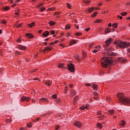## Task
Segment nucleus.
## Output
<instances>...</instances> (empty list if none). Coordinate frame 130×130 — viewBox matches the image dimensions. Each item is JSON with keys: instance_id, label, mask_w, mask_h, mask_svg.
I'll return each instance as SVG.
<instances>
[{"instance_id": "obj_1", "label": "nucleus", "mask_w": 130, "mask_h": 130, "mask_svg": "<svg viewBox=\"0 0 130 130\" xmlns=\"http://www.w3.org/2000/svg\"><path fill=\"white\" fill-rule=\"evenodd\" d=\"M111 57H104L101 59V63L103 68H108V66H114L116 62L112 60Z\"/></svg>"}, {"instance_id": "obj_2", "label": "nucleus", "mask_w": 130, "mask_h": 130, "mask_svg": "<svg viewBox=\"0 0 130 130\" xmlns=\"http://www.w3.org/2000/svg\"><path fill=\"white\" fill-rule=\"evenodd\" d=\"M118 101L121 104L124 105H130V99L125 97L122 93L119 92L117 94Z\"/></svg>"}, {"instance_id": "obj_3", "label": "nucleus", "mask_w": 130, "mask_h": 130, "mask_svg": "<svg viewBox=\"0 0 130 130\" xmlns=\"http://www.w3.org/2000/svg\"><path fill=\"white\" fill-rule=\"evenodd\" d=\"M115 44H116L117 46L120 47V48H125V47H128L130 45L129 43L121 41H116L115 42Z\"/></svg>"}, {"instance_id": "obj_4", "label": "nucleus", "mask_w": 130, "mask_h": 130, "mask_svg": "<svg viewBox=\"0 0 130 130\" xmlns=\"http://www.w3.org/2000/svg\"><path fill=\"white\" fill-rule=\"evenodd\" d=\"M104 51L105 55H109V56H115L116 55V53L112 52L113 51V48L105 49Z\"/></svg>"}, {"instance_id": "obj_5", "label": "nucleus", "mask_w": 130, "mask_h": 130, "mask_svg": "<svg viewBox=\"0 0 130 130\" xmlns=\"http://www.w3.org/2000/svg\"><path fill=\"white\" fill-rule=\"evenodd\" d=\"M112 41H113V40H112V39L111 38L108 39L105 42L104 44L103 45V47H104V48L108 47V46H109V45L111 44Z\"/></svg>"}, {"instance_id": "obj_6", "label": "nucleus", "mask_w": 130, "mask_h": 130, "mask_svg": "<svg viewBox=\"0 0 130 130\" xmlns=\"http://www.w3.org/2000/svg\"><path fill=\"white\" fill-rule=\"evenodd\" d=\"M67 67L66 68H67V70H69L70 72H71V73H74L75 71V65L73 63H69L67 64Z\"/></svg>"}, {"instance_id": "obj_7", "label": "nucleus", "mask_w": 130, "mask_h": 130, "mask_svg": "<svg viewBox=\"0 0 130 130\" xmlns=\"http://www.w3.org/2000/svg\"><path fill=\"white\" fill-rule=\"evenodd\" d=\"M29 100H30V98H29V96H22L21 98V102H23V101H26V102H28L29 101Z\"/></svg>"}, {"instance_id": "obj_8", "label": "nucleus", "mask_w": 130, "mask_h": 130, "mask_svg": "<svg viewBox=\"0 0 130 130\" xmlns=\"http://www.w3.org/2000/svg\"><path fill=\"white\" fill-rule=\"evenodd\" d=\"M40 101L42 102V103H45V102H48L49 101V100L48 99H47L46 98H42L40 99Z\"/></svg>"}, {"instance_id": "obj_9", "label": "nucleus", "mask_w": 130, "mask_h": 130, "mask_svg": "<svg viewBox=\"0 0 130 130\" xmlns=\"http://www.w3.org/2000/svg\"><path fill=\"white\" fill-rule=\"evenodd\" d=\"M74 125L80 128V127H81V126H82V124H81V122L77 121L74 123Z\"/></svg>"}, {"instance_id": "obj_10", "label": "nucleus", "mask_w": 130, "mask_h": 130, "mask_svg": "<svg viewBox=\"0 0 130 130\" xmlns=\"http://www.w3.org/2000/svg\"><path fill=\"white\" fill-rule=\"evenodd\" d=\"M118 60L119 62H122L124 63V62H126V59H124V58H118Z\"/></svg>"}, {"instance_id": "obj_11", "label": "nucleus", "mask_w": 130, "mask_h": 130, "mask_svg": "<svg viewBox=\"0 0 130 130\" xmlns=\"http://www.w3.org/2000/svg\"><path fill=\"white\" fill-rule=\"evenodd\" d=\"M18 48L19 49H20V50H25L27 48L26 46H23L22 45H19Z\"/></svg>"}, {"instance_id": "obj_12", "label": "nucleus", "mask_w": 130, "mask_h": 130, "mask_svg": "<svg viewBox=\"0 0 130 130\" xmlns=\"http://www.w3.org/2000/svg\"><path fill=\"white\" fill-rule=\"evenodd\" d=\"M45 84L47 85V86H48L50 87V86H51V84H52V81L50 80H47L45 82Z\"/></svg>"}, {"instance_id": "obj_13", "label": "nucleus", "mask_w": 130, "mask_h": 130, "mask_svg": "<svg viewBox=\"0 0 130 130\" xmlns=\"http://www.w3.org/2000/svg\"><path fill=\"white\" fill-rule=\"evenodd\" d=\"M51 49H52V48L51 47L47 46L45 47V48L43 50V52H45V51H50V50H51Z\"/></svg>"}, {"instance_id": "obj_14", "label": "nucleus", "mask_w": 130, "mask_h": 130, "mask_svg": "<svg viewBox=\"0 0 130 130\" xmlns=\"http://www.w3.org/2000/svg\"><path fill=\"white\" fill-rule=\"evenodd\" d=\"M92 88L94 91H97V90H98V85H95L93 83H92Z\"/></svg>"}, {"instance_id": "obj_15", "label": "nucleus", "mask_w": 130, "mask_h": 130, "mask_svg": "<svg viewBox=\"0 0 130 130\" xmlns=\"http://www.w3.org/2000/svg\"><path fill=\"white\" fill-rule=\"evenodd\" d=\"M49 35V31H46L43 34V36H44V37H47Z\"/></svg>"}, {"instance_id": "obj_16", "label": "nucleus", "mask_w": 130, "mask_h": 130, "mask_svg": "<svg viewBox=\"0 0 130 130\" xmlns=\"http://www.w3.org/2000/svg\"><path fill=\"white\" fill-rule=\"evenodd\" d=\"M79 100V98L78 97V96H76L74 98V102H73V104L74 105H76V103H77V101Z\"/></svg>"}, {"instance_id": "obj_17", "label": "nucleus", "mask_w": 130, "mask_h": 130, "mask_svg": "<svg viewBox=\"0 0 130 130\" xmlns=\"http://www.w3.org/2000/svg\"><path fill=\"white\" fill-rule=\"evenodd\" d=\"M25 36L28 37V38H33V35H32L31 34H26Z\"/></svg>"}, {"instance_id": "obj_18", "label": "nucleus", "mask_w": 130, "mask_h": 130, "mask_svg": "<svg viewBox=\"0 0 130 130\" xmlns=\"http://www.w3.org/2000/svg\"><path fill=\"white\" fill-rule=\"evenodd\" d=\"M34 26H35V22H31L28 24L29 28H32V27H34Z\"/></svg>"}, {"instance_id": "obj_19", "label": "nucleus", "mask_w": 130, "mask_h": 130, "mask_svg": "<svg viewBox=\"0 0 130 130\" xmlns=\"http://www.w3.org/2000/svg\"><path fill=\"white\" fill-rule=\"evenodd\" d=\"M108 112L110 115H113L114 114V110H110L108 111Z\"/></svg>"}, {"instance_id": "obj_20", "label": "nucleus", "mask_w": 130, "mask_h": 130, "mask_svg": "<svg viewBox=\"0 0 130 130\" xmlns=\"http://www.w3.org/2000/svg\"><path fill=\"white\" fill-rule=\"evenodd\" d=\"M97 127H100V128L101 129L103 126H102V124L100 123H98L96 124Z\"/></svg>"}, {"instance_id": "obj_21", "label": "nucleus", "mask_w": 130, "mask_h": 130, "mask_svg": "<svg viewBox=\"0 0 130 130\" xmlns=\"http://www.w3.org/2000/svg\"><path fill=\"white\" fill-rule=\"evenodd\" d=\"M88 106H89V105H86V106L85 107L83 106V107H80V109L81 110H84L85 109V108L86 109H88Z\"/></svg>"}, {"instance_id": "obj_22", "label": "nucleus", "mask_w": 130, "mask_h": 130, "mask_svg": "<svg viewBox=\"0 0 130 130\" xmlns=\"http://www.w3.org/2000/svg\"><path fill=\"white\" fill-rule=\"evenodd\" d=\"M49 24L50 26H53L54 25H55V22L52 21H50L49 22Z\"/></svg>"}, {"instance_id": "obj_23", "label": "nucleus", "mask_w": 130, "mask_h": 130, "mask_svg": "<svg viewBox=\"0 0 130 130\" xmlns=\"http://www.w3.org/2000/svg\"><path fill=\"white\" fill-rule=\"evenodd\" d=\"M125 124V122L124 120H121L120 122V125H121V126H123Z\"/></svg>"}, {"instance_id": "obj_24", "label": "nucleus", "mask_w": 130, "mask_h": 130, "mask_svg": "<svg viewBox=\"0 0 130 130\" xmlns=\"http://www.w3.org/2000/svg\"><path fill=\"white\" fill-rule=\"evenodd\" d=\"M64 66V63H61L59 65H58V68H62L63 69H66V68H64L63 66Z\"/></svg>"}, {"instance_id": "obj_25", "label": "nucleus", "mask_w": 130, "mask_h": 130, "mask_svg": "<svg viewBox=\"0 0 130 130\" xmlns=\"http://www.w3.org/2000/svg\"><path fill=\"white\" fill-rule=\"evenodd\" d=\"M111 31V30L110 29V28H107L105 29V33L107 34V33H110V31Z\"/></svg>"}, {"instance_id": "obj_26", "label": "nucleus", "mask_w": 130, "mask_h": 130, "mask_svg": "<svg viewBox=\"0 0 130 130\" xmlns=\"http://www.w3.org/2000/svg\"><path fill=\"white\" fill-rule=\"evenodd\" d=\"M66 30H70L71 29V25L70 24H67L65 27Z\"/></svg>"}, {"instance_id": "obj_27", "label": "nucleus", "mask_w": 130, "mask_h": 130, "mask_svg": "<svg viewBox=\"0 0 130 130\" xmlns=\"http://www.w3.org/2000/svg\"><path fill=\"white\" fill-rule=\"evenodd\" d=\"M71 45L76 44L77 43V41L75 40H73L71 42Z\"/></svg>"}, {"instance_id": "obj_28", "label": "nucleus", "mask_w": 130, "mask_h": 130, "mask_svg": "<svg viewBox=\"0 0 130 130\" xmlns=\"http://www.w3.org/2000/svg\"><path fill=\"white\" fill-rule=\"evenodd\" d=\"M3 10H5V11H8V10H10V7H9V6L4 7L3 8Z\"/></svg>"}, {"instance_id": "obj_29", "label": "nucleus", "mask_w": 130, "mask_h": 130, "mask_svg": "<svg viewBox=\"0 0 130 130\" xmlns=\"http://www.w3.org/2000/svg\"><path fill=\"white\" fill-rule=\"evenodd\" d=\"M93 11H94V8H91L88 9L89 13H91V12H93Z\"/></svg>"}, {"instance_id": "obj_30", "label": "nucleus", "mask_w": 130, "mask_h": 130, "mask_svg": "<svg viewBox=\"0 0 130 130\" xmlns=\"http://www.w3.org/2000/svg\"><path fill=\"white\" fill-rule=\"evenodd\" d=\"M118 25V24L116 23H113L112 26L114 28H117V26Z\"/></svg>"}, {"instance_id": "obj_31", "label": "nucleus", "mask_w": 130, "mask_h": 130, "mask_svg": "<svg viewBox=\"0 0 130 130\" xmlns=\"http://www.w3.org/2000/svg\"><path fill=\"white\" fill-rule=\"evenodd\" d=\"M75 35L76 36H81V35H82V32H76Z\"/></svg>"}, {"instance_id": "obj_32", "label": "nucleus", "mask_w": 130, "mask_h": 130, "mask_svg": "<svg viewBox=\"0 0 130 130\" xmlns=\"http://www.w3.org/2000/svg\"><path fill=\"white\" fill-rule=\"evenodd\" d=\"M127 14V13L124 12H121L120 14L121 16H126Z\"/></svg>"}, {"instance_id": "obj_33", "label": "nucleus", "mask_w": 130, "mask_h": 130, "mask_svg": "<svg viewBox=\"0 0 130 130\" xmlns=\"http://www.w3.org/2000/svg\"><path fill=\"white\" fill-rule=\"evenodd\" d=\"M98 14V12H94L93 14L91 15V17H95Z\"/></svg>"}, {"instance_id": "obj_34", "label": "nucleus", "mask_w": 130, "mask_h": 130, "mask_svg": "<svg viewBox=\"0 0 130 130\" xmlns=\"http://www.w3.org/2000/svg\"><path fill=\"white\" fill-rule=\"evenodd\" d=\"M15 53L16 54H18V55H21V54H22V53L19 51H16Z\"/></svg>"}, {"instance_id": "obj_35", "label": "nucleus", "mask_w": 130, "mask_h": 130, "mask_svg": "<svg viewBox=\"0 0 130 130\" xmlns=\"http://www.w3.org/2000/svg\"><path fill=\"white\" fill-rule=\"evenodd\" d=\"M67 7L68 8V9H71V8H72V5L69 3H67Z\"/></svg>"}, {"instance_id": "obj_36", "label": "nucleus", "mask_w": 130, "mask_h": 130, "mask_svg": "<svg viewBox=\"0 0 130 130\" xmlns=\"http://www.w3.org/2000/svg\"><path fill=\"white\" fill-rule=\"evenodd\" d=\"M52 98L53 99H56V98H57V96L56 95V94H53L52 95Z\"/></svg>"}, {"instance_id": "obj_37", "label": "nucleus", "mask_w": 130, "mask_h": 130, "mask_svg": "<svg viewBox=\"0 0 130 130\" xmlns=\"http://www.w3.org/2000/svg\"><path fill=\"white\" fill-rule=\"evenodd\" d=\"M27 127H32V123H28L27 124Z\"/></svg>"}, {"instance_id": "obj_38", "label": "nucleus", "mask_w": 130, "mask_h": 130, "mask_svg": "<svg viewBox=\"0 0 130 130\" xmlns=\"http://www.w3.org/2000/svg\"><path fill=\"white\" fill-rule=\"evenodd\" d=\"M71 93L73 95H75L76 94H77V92H76V91L75 90H72Z\"/></svg>"}, {"instance_id": "obj_39", "label": "nucleus", "mask_w": 130, "mask_h": 130, "mask_svg": "<svg viewBox=\"0 0 130 130\" xmlns=\"http://www.w3.org/2000/svg\"><path fill=\"white\" fill-rule=\"evenodd\" d=\"M101 22V20L100 19H96L95 21H94V23H100Z\"/></svg>"}, {"instance_id": "obj_40", "label": "nucleus", "mask_w": 130, "mask_h": 130, "mask_svg": "<svg viewBox=\"0 0 130 130\" xmlns=\"http://www.w3.org/2000/svg\"><path fill=\"white\" fill-rule=\"evenodd\" d=\"M22 23H20V24L19 25H17L15 26V28H20L21 26H22Z\"/></svg>"}, {"instance_id": "obj_41", "label": "nucleus", "mask_w": 130, "mask_h": 130, "mask_svg": "<svg viewBox=\"0 0 130 130\" xmlns=\"http://www.w3.org/2000/svg\"><path fill=\"white\" fill-rule=\"evenodd\" d=\"M74 57H75V58H76V59H79V57H80V56H79V55L76 54L75 55Z\"/></svg>"}, {"instance_id": "obj_42", "label": "nucleus", "mask_w": 130, "mask_h": 130, "mask_svg": "<svg viewBox=\"0 0 130 130\" xmlns=\"http://www.w3.org/2000/svg\"><path fill=\"white\" fill-rule=\"evenodd\" d=\"M83 56L84 58H86V57L87 56V54L85 52H83Z\"/></svg>"}, {"instance_id": "obj_43", "label": "nucleus", "mask_w": 130, "mask_h": 130, "mask_svg": "<svg viewBox=\"0 0 130 130\" xmlns=\"http://www.w3.org/2000/svg\"><path fill=\"white\" fill-rule=\"evenodd\" d=\"M2 24H6L7 22H6V20L5 19H3L2 20Z\"/></svg>"}, {"instance_id": "obj_44", "label": "nucleus", "mask_w": 130, "mask_h": 130, "mask_svg": "<svg viewBox=\"0 0 130 130\" xmlns=\"http://www.w3.org/2000/svg\"><path fill=\"white\" fill-rule=\"evenodd\" d=\"M55 8H49L48 9V11H54Z\"/></svg>"}, {"instance_id": "obj_45", "label": "nucleus", "mask_w": 130, "mask_h": 130, "mask_svg": "<svg viewBox=\"0 0 130 130\" xmlns=\"http://www.w3.org/2000/svg\"><path fill=\"white\" fill-rule=\"evenodd\" d=\"M70 36H71V33L67 32V35H66V37H70Z\"/></svg>"}, {"instance_id": "obj_46", "label": "nucleus", "mask_w": 130, "mask_h": 130, "mask_svg": "<svg viewBox=\"0 0 130 130\" xmlns=\"http://www.w3.org/2000/svg\"><path fill=\"white\" fill-rule=\"evenodd\" d=\"M106 101H107L108 102H110V98H106Z\"/></svg>"}, {"instance_id": "obj_47", "label": "nucleus", "mask_w": 130, "mask_h": 130, "mask_svg": "<svg viewBox=\"0 0 130 130\" xmlns=\"http://www.w3.org/2000/svg\"><path fill=\"white\" fill-rule=\"evenodd\" d=\"M85 86H86V87H90L91 84L90 83H87L85 84Z\"/></svg>"}, {"instance_id": "obj_48", "label": "nucleus", "mask_w": 130, "mask_h": 130, "mask_svg": "<svg viewBox=\"0 0 130 130\" xmlns=\"http://www.w3.org/2000/svg\"><path fill=\"white\" fill-rule=\"evenodd\" d=\"M93 95L94 96H97L98 95V93H97L96 91L93 92Z\"/></svg>"}, {"instance_id": "obj_49", "label": "nucleus", "mask_w": 130, "mask_h": 130, "mask_svg": "<svg viewBox=\"0 0 130 130\" xmlns=\"http://www.w3.org/2000/svg\"><path fill=\"white\" fill-rule=\"evenodd\" d=\"M45 10V8L43 7L41 9V11L44 12Z\"/></svg>"}, {"instance_id": "obj_50", "label": "nucleus", "mask_w": 130, "mask_h": 130, "mask_svg": "<svg viewBox=\"0 0 130 130\" xmlns=\"http://www.w3.org/2000/svg\"><path fill=\"white\" fill-rule=\"evenodd\" d=\"M93 99H94V100H99V97H94Z\"/></svg>"}, {"instance_id": "obj_51", "label": "nucleus", "mask_w": 130, "mask_h": 130, "mask_svg": "<svg viewBox=\"0 0 130 130\" xmlns=\"http://www.w3.org/2000/svg\"><path fill=\"white\" fill-rule=\"evenodd\" d=\"M99 117H101V119H103V118H104V115H101Z\"/></svg>"}, {"instance_id": "obj_52", "label": "nucleus", "mask_w": 130, "mask_h": 130, "mask_svg": "<svg viewBox=\"0 0 130 130\" xmlns=\"http://www.w3.org/2000/svg\"><path fill=\"white\" fill-rule=\"evenodd\" d=\"M60 126L57 125L55 126V129L58 130V128H59Z\"/></svg>"}, {"instance_id": "obj_53", "label": "nucleus", "mask_w": 130, "mask_h": 130, "mask_svg": "<svg viewBox=\"0 0 130 130\" xmlns=\"http://www.w3.org/2000/svg\"><path fill=\"white\" fill-rule=\"evenodd\" d=\"M97 114H98V115H100V114H101V111L97 112Z\"/></svg>"}, {"instance_id": "obj_54", "label": "nucleus", "mask_w": 130, "mask_h": 130, "mask_svg": "<svg viewBox=\"0 0 130 130\" xmlns=\"http://www.w3.org/2000/svg\"><path fill=\"white\" fill-rule=\"evenodd\" d=\"M90 27H89V28H85V31L88 32V31H89V30H90Z\"/></svg>"}, {"instance_id": "obj_55", "label": "nucleus", "mask_w": 130, "mask_h": 130, "mask_svg": "<svg viewBox=\"0 0 130 130\" xmlns=\"http://www.w3.org/2000/svg\"><path fill=\"white\" fill-rule=\"evenodd\" d=\"M50 32L52 34H54V33H55V32L54 31V30H50Z\"/></svg>"}, {"instance_id": "obj_56", "label": "nucleus", "mask_w": 130, "mask_h": 130, "mask_svg": "<svg viewBox=\"0 0 130 130\" xmlns=\"http://www.w3.org/2000/svg\"><path fill=\"white\" fill-rule=\"evenodd\" d=\"M118 17L120 18V20H122V16H120L119 15H118Z\"/></svg>"}, {"instance_id": "obj_57", "label": "nucleus", "mask_w": 130, "mask_h": 130, "mask_svg": "<svg viewBox=\"0 0 130 130\" xmlns=\"http://www.w3.org/2000/svg\"><path fill=\"white\" fill-rule=\"evenodd\" d=\"M126 6H130V2H128L126 4Z\"/></svg>"}, {"instance_id": "obj_58", "label": "nucleus", "mask_w": 130, "mask_h": 130, "mask_svg": "<svg viewBox=\"0 0 130 130\" xmlns=\"http://www.w3.org/2000/svg\"><path fill=\"white\" fill-rule=\"evenodd\" d=\"M39 120H40V117L37 118L36 121H39Z\"/></svg>"}, {"instance_id": "obj_59", "label": "nucleus", "mask_w": 130, "mask_h": 130, "mask_svg": "<svg viewBox=\"0 0 130 130\" xmlns=\"http://www.w3.org/2000/svg\"><path fill=\"white\" fill-rule=\"evenodd\" d=\"M96 52H98V51H97V50H94L93 53H96Z\"/></svg>"}, {"instance_id": "obj_60", "label": "nucleus", "mask_w": 130, "mask_h": 130, "mask_svg": "<svg viewBox=\"0 0 130 130\" xmlns=\"http://www.w3.org/2000/svg\"><path fill=\"white\" fill-rule=\"evenodd\" d=\"M34 81H39V80L38 79V78H36L34 79Z\"/></svg>"}, {"instance_id": "obj_61", "label": "nucleus", "mask_w": 130, "mask_h": 130, "mask_svg": "<svg viewBox=\"0 0 130 130\" xmlns=\"http://www.w3.org/2000/svg\"><path fill=\"white\" fill-rule=\"evenodd\" d=\"M57 42H58V40H56V41H55L54 43V44H56V43H57Z\"/></svg>"}, {"instance_id": "obj_62", "label": "nucleus", "mask_w": 130, "mask_h": 130, "mask_svg": "<svg viewBox=\"0 0 130 130\" xmlns=\"http://www.w3.org/2000/svg\"><path fill=\"white\" fill-rule=\"evenodd\" d=\"M11 121H12V120H11V119L7 120V122H11Z\"/></svg>"}, {"instance_id": "obj_63", "label": "nucleus", "mask_w": 130, "mask_h": 130, "mask_svg": "<svg viewBox=\"0 0 130 130\" xmlns=\"http://www.w3.org/2000/svg\"><path fill=\"white\" fill-rule=\"evenodd\" d=\"M43 44H44V45H45V46L47 45V42H44Z\"/></svg>"}, {"instance_id": "obj_64", "label": "nucleus", "mask_w": 130, "mask_h": 130, "mask_svg": "<svg viewBox=\"0 0 130 130\" xmlns=\"http://www.w3.org/2000/svg\"><path fill=\"white\" fill-rule=\"evenodd\" d=\"M111 23H109V24H108V26L109 27H111Z\"/></svg>"}]
</instances>
